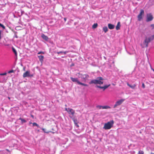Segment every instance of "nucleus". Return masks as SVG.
Instances as JSON below:
<instances>
[{
	"label": "nucleus",
	"mask_w": 154,
	"mask_h": 154,
	"mask_svg": "<svg viewBox=\"0 0 154 154\" xmlns=\"http://www.w3.org/2000/svg\"><path fill=\"white\" fill-rule=\"evenodd\" d=\"M84 86H88V85H87V84H85V85H84Z\"/></svg>",
	"instance_id": "4c0bfd02"
},
{
	"label": "nucleus",
	"mask_w": 154,
	"mask_h": 154,
	"mask_svg": "<svg viewBox=\"0 0 154 154\" xmlns=\"http://www.w3.org/2000/svg\"><path fill=\"white\" fill-rule=\"evenodd\" d=\"M8 99L9 100H10V98L9 97H8Z\"/></svg>",
	"instance_id": "58836bf2"
},
{
	"label": "nucleus",
	"mask_w": 154,
	"mask_h": 154,
	"mask_svg": "<svg viewBox=\"0 0 154 154\" xmlns=\"http://www.w3.org/2000/svg\"><path fill=\"white\" fill-rule=\"evenodd\" d=\"M70 79L71 80L74 82H76L77 84H79V82H80L78 79L77 78H73V77H70Z\"/></svg>",
	"instance_id": "f8f14e48"
},
{
	"label": "nucleus",
	"mask_w": 154,
	"mask_h": 154,
	"mask_svg": "<svg viewBox=\"0 0 154 154\" xmlns=\"http://www.w3.org/2000/svg\"><path fill=\"white\" fill-rule=\"evenodd\" d=\"M153 71L154 72V70H153Z\"/></svg>",
	"instance_id": "79ce46f5"
},
{
	"label": "nucleus",
	"mask_w": 154,
	"mask_h": 154,
	"mask_svg": "<svg viewBox=\"0 0 154 154\" xmlns=\"http://www.w3.org/2000/svg\"><path fill=\"white\" fill-rule=\"evenodd\" d=\"M153 18V17L152 15L151 14H147L146 15L147 22H149L152 21Z\"/></svg>",
	"instance_id": "6e6552de"
},
{
	"label": "nucleus",
	"mask_w": 154,
	"mask_h": 154,
	"mask_svg": "<svg viewBox=\"0 0 154 154\" xmlns=\"http://www.w3.org/2000/svg\"><path fill=\"white\" fill-rule=\"evenodd\" d=\"M103 106L101 105H98L96 106V108H97L99 109H102Z\"/></svg>",
	"instance_id": "b1692460"
},
{
	"label": "nucleus",
	"mask_w": 154,
	"mask_h": 154,
	"mask_svg": "<svg viewBox=\"0 0 154 154\" xmlns=\"http://www.w3.org/2000/svg\"><path fill=\"white\" fill-rule=\"evenodd\" d=\"M72 120L75 124L78 127H79V125H78V121L77 119H75L74 118L72 119Z\"/></svg>",
	"instance_id": "f3484780"
},
{
	"label": "nucleus",
	"mask_w": 154,
	"mask_h": 154,
	"mask_svg": "<svg viewBox=\"0 0 154 154\" xmlns=\"http://www.w3.org/2000/svg\"><path fill=\"white\" fill-rule=\"evenodd\" d=\"M142 87L143 88H145V85L144 83H143L142 84Z\"/></svg>",
	"instance_id": "473e14b6"
},
{
	"label": "nucleus",
	"mask_w": 154,
	"mask_h": 154,
	"mask_svg": "<svg viewBox=\"0 0 154 154\" xmlns=\"http://www.w3.org/2000/svg\"><path fill=\"white\" fill-rule=\"evenodd\" d=\"M38 57L40 62H42L43 61V59L44 58V56L42 55H40L38 56Z\"/></svg>",
	"instance_id": "dca6fc26"
},
{
	"label": "nucleus",
	"mask_w": 154,
	"mask_h": 154,
	"mask_svg": "<svg viewBox=\"0 0 154 154\" xmlns=\"http://www.w3.org/2000/svg\"><path fill=\"white\" fill-rule=\"evenodd\" d=\"M103 29L105 33L107 32L108 31V29L107 26H104L103 28Z\"/></svg>",
	"instance_id": "a211bd4d"
},
{
	"label": "nucleus",
	"mask_w": 154,
	"mask_h": 154,
	"mask_svg": "<svg viewBox=\"0 0 154 154\" xmlns=\"http://www.w3.org/2000/svg\"><path fill=\"white\" fill-rule=\"evenodd\" d=\"M64 20H65V21H66V18H64Z\"/></svg>",
	"instance_id": "c9c22d12"
},
{
	"label": "nucleus",
	"mask_w": 154,
	"mask_h": 154,
	"mask_svg": "<svg viewBox=\"0 0 154 154\" xmlns=\"http://www.w3.org/2000/svg\"><path fill=\"white\" fill-rule=\"evenodd\" d=\"M143 153L144 152L143 151L140 150L139 151L137 154H143Z\"/></svg>",
	"instance_id": "393cba45"
},
{
	"label": "nucleus",
	"mask_w": 154,
	"mask_h": 154,
	"mask_svg": "<svg viewBox=\"0 0 154 154\" xmlns=\"http://www.w3.org/2000/svg\"><path fill=\"white\" fill-rule=\"evenodd\" d=\"M32 116V117H33V116Z\"/></svg>",
	"instance_id": "a19ab883"
},
{
	"label": "nucleus",
	"mask_w": 154,
	"mask_h": 154,
	"mask_svg": "<svg viewBox=\"0 0 154 154\" xmlns=\"http://www.w3.org/2000/svg\"><path fill=\"white\" fill-rule=\"evenodd\" d=\"M121 26L120 23V22H119L117 24V26H116V30H119L120 29V27Z\"/></svg>",
	"instance_id": "2eb2a0df"
},
{
	"label": "nucleus",
	"mask_w": 154,
	"mask_h": 154,
	"mask_svg": "<svg viewBox=\"0 0 154 154\" xmlns=\"http://www.w3.org/2000/svg\"><path fill=\"white\" fill-rule=\"evenodd\" d=\"M42 130L44 131L45 133H47L49 132L48 131H45V129L44 128H42Z\"/></svg>",
	"instance_id": "cd10ccee"
},
{
	"label": "nucleus",
	"mask_w": 154,
	"mask_h": 154,
	"mask_svg": "<svg viewBox=\"0 0 154 154\" xmlns=\"http://www.w3.org/2000/svg\"><path fill=\"white\" fill-rule=\"evenodd\" d=\"M19 119L21 121V123L22 124L24 123H25L26 122V121L25 119H22L21 118H19Z\"/></svg>",
	"instance_id": "6ab92c4d"
},
{
	"label": "nucleus",
	"mask_w": 154,
	"mask_h": 154,
	"mask_svg": "<svg viewBox=\"0 0 154 154\" xmlns=\"http://www.w3.org/2000/svg\"><path fill=\"white\" fill-rule=\"evenodd\" d=\"M79 77L85 81H86L89 77L87 74H82L79 73Z\"/></svg>",
	"instance_id": "39448f33"
},
{
	"label": "nucleus",
	"mask_w": 154,
	"mask_h": 154,
	"mask_svg": "<svg viewBox=\"0 0 154 154\" xmlns=\"http://www.w3.org/2000/svg\"><path fill=\"white\" fill-rule=\"evenodd\" d=\"M113 124V120L108 122L105 124L103 128L105 130L109 129L112 127Z\"/></svg>",
	"instance_id": "7ed1b4c3"
},
{
	"label": "nucleus",
	"mask_w": 154,
	"mask_h": 154,
	"mask_svg": "<svg viewBox=\"0 0 154 154\" xmlns=\"http://www.w3.org/2000/svg\"><path fill=\"white\" fill-rule=\"evenodd\" d=\"M150 26L151 27L152 29H154V24H152L150 25Z\"/></svg>",
	"instance_id": "bb28decb"
},
{
	"label": "nucleus",
	"mask_w": 154,
	"mask_h": 154,
	"mask_svg": "<svg viewBox=\"0 0 154 154\" xmlns=\"http://www.w3.org/2000/svg\"><path fill=\"white\" fill-rule=\"evenodd\" d=\"M63 53V51H60V52H57V53L58 54H60V53Z\"/></svg>",
	"instance_id": "72a5a7b5"
},
{
	"label": "nucleus",
	"mask_w": 154,
	"mask_h": 154,
	"mask_svg": "<svg viewBox=\"0 0 154 154\" xmlns=\"http://www.w3.org/2000/svg\"><path fill=\"white\" fill-rule=\"evenodd\" d=\"M6 74H7V73L6 72H5L4 73L0 74V75H6Z\"/></svg>",
	"instance_id": "c756f323"
},
{
	"label": "nucleus",
	"mask_w": 154,
	"mask_h": 154,
	"mask_svg": "<svg viewBox=\"0 0 154 154\" xmlns=\"http://www.w3.org/2000/svg\"><path fill=\"white\" fill-rule=\"evenodd\" d=\"M125 100L124 99H121L117 101L114 106L113 108H115L117 106L120 105Z\"/></svg>",
	"instance_id": "0eeeda50"
},
{
	"label": "nucleus",
	"mask_w": 154,
	"mask_h": 154,
	"mask_svg": "<svg viewBox=\"0 0 154 154\" xmlns=\"http://www.w3.org/2000/svg\"><path fill=\"white\" fill-rule=\"evenodd\" d=\"M33 74H30V72L29 71H26L24 73L23 75V78L26 77H33Z\"/></svg>",
	"instance_id": "1a4fd4ad"
},
{
	"label": "nucleus",
	"mask_w": 154,
	"mask_h": 154,
	"mask_svg": "<svg viewBox=\"0 0 154 154\" xmlns=\"http://www.w3.org/2000/svg\"><path fill=\"white\" fill-rule=\"evenodd\" d=\"M127 85L128 86H129L130 88H131L132 89H134L136 86V85L135 84H134V85H130L128 82H127Z\"/></svg>",
	"instance_id": "4468645a"
},
{
	"label": "nucleus",
	"mask_w": 154,
	"mask_h": 154,
	"mask_svg": "<svg viewBox=\"0 0 154 154\" xmlns=\"http://www.w3.org/2000/svg\"><path fill=\"white\" fill-rule=\"evenodd\" d=\"M42 53L43 54H44V53L42 51H40L38 53V54H40Z\"/></svg>",
	"instance_id": "2f4dec72"
},
{
	"label": "nucleus",
	"mask_w": 154,
	"mask_h": 154,
	"mask_svg": "<svg viewBox=\"0 0 154 154\" xmlns=\"http://www.w3.org/2000/svg\"><path fill=\"white\" fill-rule=\"evenodd\" d=\"M14 70H11L8 72V73H9L14 72Z\"/></svg>",
	"instance_id": "7c9ffc66"
},
{
	"label": "nucleus",
	"mask_w": 154,
	"mask_h": 154,
	"mask_svg": "<svg viewBox=\"0 0 154 154\" xmlns=\"http://www.w3.org/2000/svg\"><path fill=\"white\" fill-rule=\"evenodd\" d=\"M110 85L109 84L108 85H104V86L101 87L100 86L97 85V88H99L100 89H103V90H104L106 89L108 87H109L110 86Z\"/></svg>",
	"instance_id": "9d476101"
},
{
	"label": "nucleus",
	"mask_w": 154,
	"mask_h": 154,
	"mask_svg": "<svg viewBox=\"0 0 154 154\" xmlns=\"http://www.w3.org/2000/svg\"><path fill=\"white\" fill-rule=\"evenodd\" d=\"M33 126H35L38 127H39V125L35 122H34L32 123Z\"/></svg>",
	"instance_id": "5701e85b"
},
{
	"label": "nucleus",
	"mask_w": 154,
	"mask_h": 154,
	"mask_svg": "<svg viewBox=\"0 0 154 154\" xmlns=\"http://www.w3.org/2000/svg\"><path fill=\"white\" fill-rule=\"evenodd\" d=\"M79 85H83V86H84V85L85 84H84V83H83L80 82H79Z\"/></svg>",
	"instance_id": "c85d7f7f"
},
{
	"label": "nucleus",
	"mask_w": 154,
	"mask_h": 154,
	"mask_svg": "<svg viewBox=\"0 0 154 154\" xmlns=\"http://www.w3.org/2000/svg\"><path fill=\"white\" fill-rule=\"evenodd\" d=\"M144 14V11L143 10L141 9L140 11V12L138 15L137 18L138 20L140 21L142 18V15Z\"/></svg>",
	"instance_id": "423d86ee"
},
{
	"label": "nucleus",
	"mask_w": 154,
	"mask_h": 154,
	"mask_svg": "<svg viewBox=\"0 0 154 154\" xmlns=\"http://www.w3.org/2000/svg\"><path fill=\"white\" fill-rule=\"evenodd\" d=\"M108 28L110 29H113L115 27V26L111 23H109L108 25Z\"/></svg>",
	"instance_id": "ddd939ff"
},
{
	"label": "nucleus",
	"mask_w": 154,
	"mask_h": 154,
	"mask_svg": "<svg viewBox=\"0 0 154 154\" xmlns=\"http://www.w3.org/2000/svg\"><path fill=\"white\" fill-rule=\"evenodd\" d=\"M41 37L42 38L45 40V41H48L49 39L48 37L47 36L45 35L44 34H42L41 35Z\"/></svg>",
	"instance_id": "9b49d317"
},
{
	"label": "nucleus",
	"mask_w": 154,
	"mask_h": 154,
	"mask_svg": "<svg viewBox=\"0 0 154 154\" xmlns=\"http://www.w3.org/2000/svg\"><path fill=\"white\" fill-rule=\"evenodd\" d=\"M154 38V35L151 36V37L148 38L146 37L144 41L143 44L141 45V46L143 48L145 47H148V44Z\"/></svg>",
	"instance_id": "f03ea898"
},
{
	"label": "nucleus",
	"mask_w": 154,
	"mask_h": 154,
	"mask_svg": "<svg viewBox=\"0 0 154 154\" xmlns=\"http://www.w3.org/2000/svg\"><path fill=\"white\" fill-rule=\"evenodd\" d=\"M29 124H32V122H29Z\"/></svg>",
	"instance_id": "ea45409f"
},
{
	"label": "nucleus",
	"mask_w": 154,
	"mask_h": 154,
	"mask_svg": "<svg viewBox=\"0 0 154 154\" xmlns=\"http://www.w3.org/2000/svg\"><path fill=\"white\" fill-rule=\"evenodd\" d=\"M12 50H13V52L14 53L15 55L16 56L17 55V52L16 51V50L13 47L12 48Z\"/></svg>",
	"instance_id": "4be33fe9"
},
{
	"label": "nucleus",
	"mask_w": 154,
	"mask_h": 154,
	"mask_svg": "<svg viewBox=\"0 0 154 154\" xmlns=\"http://www.w3.org/2000/svg\"><path fill=\"white\" fill-rule=\"evenodd\" d=\"M65 110L69 114L71 115L72 116H73L75 113V111L72 109L68 108H65Z\"/></svg>",
	"instance_id": "20e7f679"
},
{
	"label": "nucleus",
	"mask_w": 154,
	"mask_h": 154,
	"mask_svg": "<svg viewBox=\"0 0 154 154\" xmlns=\"http://www.w3.org/2000/svg\"><path fill=\"white\" fill-rule=\"evenodd\" d=\"M98 26V24L97 23H94L92 26V28L93 29H95Z\"/></svg>",
	"instance_id": "412c9836"
},
{
	"label": "nucleus",
	"mask_w": 154,
	"mask_h": 154,
	"mask_svg": "<svg viewBox=\"0 0 154 154\" xmlns=\"http://www.w3.org/2000/svg\"><path fill=\"white\" fill-rule=\"evenodd\" d=\"M111 107L108 106H103L102 109H110Z\"/></svg>",
	"instance_id": "aec40b11"
},
{
	"label": "nucleus",
	"mask_w": 154,
	"mask_h": 154,
	"mask_svg": "<svg viewBox=\"0 0 154 154\" xmlns=\"http://www.w3.org/2000/svg\"><path fill=\"white\" fill-rule=\"evenodd\" d=\"M104 79L102 77H97L95 79H93L91 80L89 82L90 84H94L102 85L103 83V80Z\"/></svg>",
	"instance_id": "f257e3e1"
},
{
	"label": "nucleus",
	"mask_w": 154,
	"mask_h": 154,
	"mask_svg": "<svg viewBox=\"0 0 154 154\" xmlns=\"http://www.w3.org/2000/svg\"><path fill=\"white\" fill-rule=\"evenodd\" d=\"M6 150L7 151H8V152H10V151H9L8 149H6Z\"/></svg>",
	"instance_id": "e433bc0d"
},
{
	"label": "nucleus",
	"mask_w": 154,
	"mask_h": 154,
	"mask_svg": "<svg viewBox=\"0 0 154 154\" xmlns=\"http://www.w3.org/2000/svg\"><path fill=\"white\" fill-rule=\"evenodd\" d=\"M0 26H1V27H2L3 29H5V26H4L3 24H2L1 23H0Z\"/></svg>",
	"instance_id": "a878e982"
},
{
	"label": "nucleus",
	"mask_w": 154,
	"mask_h": 154,
	"mask_svg": "<svg viewBox=\"0 0 154 154\" xmlns=\"http://www.w3.org/2000/svg\"><path fill=\"white\" fill-rule=\"evenodd\" d=\"M68 52V51H63V53L64 54H66Z\"/></svg>",
	"instance_id": "f704fd0d"
}]
</instances>
